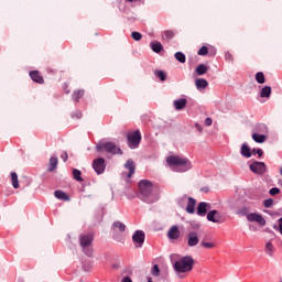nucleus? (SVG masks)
I'll return each instance as SVG.
<instances>
[{"label":"nucleus","instance_id":"obj_1","mask_svg":"<svg viewBox=\"0 0 282 282\" xmlns=\"http://www.w3.org/2000/svg\"><path fill=\"white\" fill-rule=\"evenodd\" d=\"M166 163L170 166H173L176 173H186V171H191L193 169L191 160L180 155L167 156Z\"/></svg>","mask_w":282,"mask_h":282},{"label":"nucleus","instance_id":"obj_2","mask_svg":"<svg viewBox=\"0 0 282 282\" xmlns=\"http://www.w3.org/2000/svg\"><path fill=\"white\" fill-rule=\"evenodd\" d=\"M140 198L147 204H153L158 202V195L153 194V183L149 180H142L139 182Z\"/></svg>","mask_w":282,"mask_h":282},{"label":"nucleus","instance_id":"obj_3","mask_svg":"<svg viewBox=\"0 0 282 282\" xmlns=\"http://www.w3.org/2000/svg\"><path fill=\"white\" fill-rule=\"evenodd\" d=\"M193 265H195L193 257L185 256L174 262L173 269L176 274H186V272H191L193 270Z\"/></svg>","mask_w":282,"mask_h":282},{"label":"nucleus","instance_id":"obj_4","mask_svg":"<svg viewBox=\"0 0 282 282\" xmlns=\"http://www.w3.org/2000/svg\"><path fill=\"white\" fill-rule=\"evenodd\" d=\"M91 243H94V235L86 234L79 237V246L83 252L87 254V257H91V254H94V249H91Z\"/></svg>","mask_w":282,"mask_h":282},{"label":"nucleus","instance_id":"obj_5","mask_svg":"<svg viewBox=\"0 0 282 282\" xmlns=\"http://www.w3.org/2000/svg\"><path fill=\"white\" fill-rule=\"evenodd\" d=\"M98 151H106V153H111V155H122V150L118 147H116V143L106 142L100 144L98 148Z\"/></svg>","mask_w":282,"mask_h":282},{"label":"nucleus","instance_id":"obj_6","mask_svg":"<svg viewBox=\"0 0 282 282\" xmlns=\"http://www.w3.org/2000/svg\"><path fill=\"white\" fill-rule=\"evenodd\" d=\"M140 142H142V134L140 133V130L128 134V147L130 149H138V147H140Z\"/></svg>","mask_w":282,"mask_h":282},{"label":"nucleus","instance_id":"obj_7","mask_svg":"<svg viewBox=\"0 0 282 282\" xmlns=\"http://www.w3.org/2000/svg\"><path fill=\"white\" fill-rule=\"evenodd\" d=\"M249 169L252 173H256V175H263L267 171L268 167L263 162H253L249 165Z\"/></svg>","mask_w":282,"mask_h":282},{"label":"nucleus","instance_id":"obj_8","mask_svg":"<svg viewBox=\"0 0 282 282\" xmlns=\"http://www.w3.org/2000/svg\"><path fill=\"white\" fill-rule=\"evenodd\" d=\"M93 169L97 173V175H102L105 170L107 169V164H105V159L99 158L93 161Z\"/></svg>","mask_w":282,"mask_h":282},{"label":"nucleus","instance_id":"obj_9","mask_svg":"<svg viewBox=\"0 0 282 282\" xmlns=\"http://www.w3.org/2000/svg\"><path fill=\"white\" fill-rule=\"evenodd\" d=\"M145 235L142 230H137L132 236V241L135 245V248H142L144 245Z\"/></svg>","mask_w":282,"mask_h":282},{"label":"nucleus","instance_id":"obj_10","mask_svg":"<svg viewBox=\"0 0 282 282\" xmlns=\"http://www.w3.org/2000/svg\"><path fill=\"white\" fill-rule=\"evenodd\" d=\"M124 169L129 172H123L122 177H133V174L135 173V163L133 160L129 159L124 164Z\"/></svg>","mask_w":282,"mask_h":282},{"label":"nucleus","instance_id":"obj_11","mask_svg":"<svg viewBox=\"0 0 282 282\" xmlns=\"http://www.w3.org/2000/svg\"><path fill=\"white\" fill-rule=\"evenodd\" d=\"M248 221H254L256 224H259V226H265V218H263V215L251 213L247 215Z\"/></svg>","mask_w":282,"mask_h":282},{"label":"nucleus","instance_id":"obj_12","mask_svg":"<svg viewBox=\"0 0 282 282\" xmlns=\"http://www.w3.org/2000/svg\"><path fill=\"white\" fill-rule=\"evenodd\" d=\"M199 243V237L197 236L196 231H189L187 234V246L189 248H195Z\"/></svg>","mask_w":282,"mask_h":282},{"label":"nucleus","instance_id":"obj_13","mask_svg":"<svg viewBox=\"0 0 282 282\" xmlns=\"http://www.w3.org/2000/svg\"><path fill=\"white\" fill-rule=\"evenodd\" d=\"M208 210H210V204L206 202H200L197 206L196 213L198 217H206V213H208Z\"/></svg>","mask_w":282,"mask_h":282},{"label":"nucleus","instance_id":"obj_14","mask_svg":"<svg viewBox=\"0 0 282 282\" xmlns=\"http://www.w3.org/2000/svg\"><path fill=\"white\" fill-rule=\"evenodd\" d=\"M207 219L208 221H213V224H221V215H219V212H217L216 209L210 210L207 214Z\"/></svg>","mask_w":282,"mask_h":282},{"label":"nucleus","instance_id":"obj_15","mask_svg":"<svg viewBox=\"0 0 282 282\" xmlns=\"http://www.w3.org/2000/svg\"><path fill=\"white\" fill-rule=\"evenodd\" d=\"M169 239H172L173 241L177 240L180 238V227L172 226L167 231Z\"/></svg>","mask_w":282,"mask_h":282},{"label":"nucleus","instance_id":"obj_16","mask_svg":"<svg viewBox=\"0 0 282 282\" xmlns=\"http://www.w3.org/2000/svg\"><path fill=\"white\" fill-rule=\"evenodd\" d=\"M30 76L31 79L34 83H39V85H43L45 83V79H43V76L41 75V73H39V70H31Z\"/></svg>","mask_w":282,"mask_h":282},{"label":"nucleus","instance_id":"obj_17","mask_svg":"<svg viewBox=\"0 0 282 282\" xmlns=\"http://www.w3.org/2000/svg\"><path fill=\"white\" fill-rule=\"evenodd\" d=\"M196 204H197V200H195V198L188 197L187 206H186V212H187L189 215H193V213H195V205H196Z\"/></svg>","mask_w":282,"mask_h":282},{"label":"nucleus","instance_id":"obj_18","mask_svg":"<svg viewBox=\"0 0 282 282\" xmlns=\"http://www.w3.org/2000/svg\"><path fill=\"white\" fill-rule=\"evenodd\" d=\"M187 102L188 101L185 98H181V99L174 100L173 105H174L176 111H182V109H184V107H186Z\"/></svg>","mask_w":282,"mask_h":282},{"label":"nucleus","instance_id":"obj_19","mask_svg":"<svg viewBox=\"0 0 282 282\" xmlns=\"http://www.w3.org/2000/svg\"><path fill=\"white\" fill-rule=\"evenodd\" d=\"M57 166H58V158L52 156L48 161V172L52 173L56 171Z\"/></svg>","mask_w":282,"mask_h":282},{"label":"nucleus","instance_id":"obj_20","mask_svg":"<svg viewBox=\"0 0 282 282\" xmlns=\"http://www.w3.org/2000/svg\"><path fill=\"white\" fill-rule=\"evenodd\" d=\"M54 195L57 199H61L62 202H69V195H67V193L63 192V191H55Z\"/></svg>","mask_w":282,"mask_h":282},{"label":"nucleus","instance_id":"obj_21","mask_svg":"<svg viewBox=\"0 0 282 282\" xmlns=\"http://www.w3.org/2000/svg\"><path fill=\"white\" fill-rule=\"evenodd\" d=\"M252 140L254 142H257L258 144H263V142H265V140H268V137H265V134H259V133L254 132L252 134Z\"/></svg>","mask_w":282,"mask_h":282},{"label":"nucleus","instance_id":"obj_22","mask_svg":"<svg viewBox=\"0 0 282 282\" xmlns=\"http://www.w3.org/2000/svg\"><path fill=\"white\" fill-rule=\"evenodd\" d=\"M272 96V87L264 86L260 91V98H270Z\"/></svg>","mask_w":282,"mask_h":282},{"label":"nucleus","instance_id":"obj_23","mask_svg":"<svg viewBox=\"0 0 282 282\" xmlns=\"http://www.w3.org/2000/svg\"><path fill=\"white\" fill-rule=\"evenodd\" d=\"M240 153L243 158H252V152H250V147H248V143H243L241 145Z\"/></svg>","mask_w":282,"mask_h":282},{"label":"nucleus","instance_id":"obj_24","mask_svg":"<svg viewBox=\"0 0 282 282\" xmlns=\"http://www.w3.org/2000/svg\"><path fill=\"white\" fill-rule=\"evenodd\" d=\"M195 86L197 89H206V87H208V80L198 78L195 80Z\"/></svg>","mask_w":282,"mask_h":282},{"label":"nucleus","instance_id":"obj_25","mask_svg":"<svg viewBox=\"0 0 282 282\" xmlns=\"http://www.w3.org/2000/svg\"><path fill=\"white\" fill-rule=\"evenodd\" d=\"M112 228L113 230H119V232H124L127 230V225L121 221H115Z\"/></svg>","mask_w":282,"mask_h":282},{"label":"nucleus","instance_id":"obj_26","mask_svg":"<svg viewBox=\"0 0 282 282\" xmlns=\"http://www.w3.org/2000/svg\"><path fill=\"white\" fill-rule=\"evenodd\" d=\"M208 73V66H206L205 64H199L196 67V74L197 76H204V74Z\"/></svg>","mask_w":282,"mask_h":282},{"label":"nucleus","instance_id":"obj_27","mask_svg":"<svg viewBox=\"0 0 282 282\" xmlns=\"http://www.w3.org/2000/svg\"><path fill=\"white\" fill-rule=\"evenodd\" d=\"M150 47L153 52H155V54H160L161 51L164 50L161 42L151 43Z\"/></svg>","mask_w":282,"mask_h":282},{"label":"nucleus","instance_id":"obj_28","mask_svg":"<svg viewBox=\"0 0 282 282\" xmlns=\"http://www.w3.org/2000/svg\"><path fill=\"white\" fill-rule=\"evenodd\" d=\"M83 96H85V90L83 89L75 90L73 94V100H75V102H78L80 98H83Z\"/></svg>","mask_w":282,"mask_h":282},{"label":"nucleus","instance_id":"obj_29","mask_svg":"<svg viewBox=\"0 0 282 282\" xmlns=\"http://www.w3.org/2000/svg\"><path fill=\"white\" fill-rule=\"evenodd\" d=\"M11 182L13 188H19V175L17 174V172L11 173Z\"/></svg>","mask_w":282,"mask_h":282},{"label":"nucleus","instance_id":"obj_30","mask_svg":"<svg viewBox=\"0 0 282 282\" xmlns=\"http://www.w3.org/2000/svg\"><path fill=\"white\" fill-rule=\"evenodd\" d=\"M174 58H176V61H178V63H186V55L182 52H176L174 54Z\"/></svg>","mask_w":282,"mask_h":282},{"label":"nucleus","instance_id":"obj_31","mask_svg":"<svg viewBox=\"0 0 282 282\" xmlns=\"http://www.w3.org/2000/svg\"><path fill=\"white\" fill-rule=\"evenodd\" d=\"M256 80L257 83H259V85H263V83H265V75L263 74V72H258L256 74Z\"/></svg>","mask_w":282,"mask_h":282},{"label":"nucleus","instance_id":"obj_32","mask_svg":"<svg viewBox=\"0 0 282 282\" xmlns=\"http://www.w3.org/2000/svg\"><path fill=\"white\" fill-rule=\"evenodd\" d=\"M154 76L162 82L166 80V73L164 70H154Z\"/></svg>","mask_w":282,"mask_h":282},{"label":"nucleus","instance_id":"obj_33","mask_svg":"<svg viewBox=\"0 0 282 282\" xmlns=\"http://www.w3.org/2000/svg\"><path fill=\"white\" fill-rule=\"evenodd\" d=\"M80 175H83V173L79 170H73V177L76 180V182H83V176Z\"/></svg>","mask_w":282,"mask_h":282},{"label":"nucleus","instance_id":"obj_34","mask_svg":"<svg viewBox=\"0 0 282 282\" xmlns=\"http://www.w3.org/2000/svg\"><path fill=\"white\" fill-rule=\"evenodd\" d=\"M265 252L267 254H269V257H272V254H274V246L272 245V242H267Z\"/></svg>","mask_w":282,"mask_h":282},{"label":"nucleus","instance_id":"obj_35","mask_svg":"<svg viewBox=\"0 0 282 282\" xmlns=\"http://www.w3.org/2000/svg\"><path fill=\"white\" fill-rule=\"evenodd\" d=\"M164 36L167 41H171L175 36V31L173 30H166L164 31Z\"/></svg>","mask_w":282,"mask_h":282},{"label":"nucleus","instance_id":"obj_36","mask_svg":"<svg viewBox=\"0 0 282 282\" xmlns=\"http://www.w3.org/2000/svg\"><path fill=\"white\" fill-rule=\"evenodd\" d=\"M131 37L133 39V41H142V33L133 31L131 33Z\"/></svg>","mask_w":282,"mask_h":282},{"label":"nucleus","instance_id":"obj_37","mask_svg":"<svg viewBox=\"0 0 282 282\" xmlns=\"http://www.w3.org/2000/svg\"><path fill=\"white\" fill-rule=\"evenodd\" d=\"M200 246L203 248H207V250H210V249L215 248V243L214 242L200 241Z\"/></svg>","mask_w":282,"mask_h":282},{"label":"nucleus","instance_id":"obj_38","mask_svg":"<svg viewBox=\"0 0 282 282\" xmlns=\"http://www.w3.org/2000/svg\"><path fill=\"white\" fill-rule=\"evenodd\" d=\"M272 204H274V199L269 198L263 202L264 208H272Z\"/></svg>","mask_w":282,"mask_h":282},{"label":"nucleus","instance_id":"obj_39","mask_svg":"<svg viewBox=\"0 0 282 282\" xmlns=\"http://www.w3.org/2000/svg\"><path fill=\"white\" fill-rule=\"evenodd\" d=\"M152 275L153 276H160V267L158 264H154L152 268Z\"/></svg>","mask_w":282,"mask_h":282},{"label":"nucleus","instance_id":"obj_40","mask_svg":"<svg viewBox=\"0 0 282 282\" xmlns=\"http://www.w3.org/2000/svg\"><path fill=\"white\" fill-rule=\"evenodd\" d=\"M206 54H208V48L206 46H202L198 50V56H206Z\"/></svg>","mask_w":282,"mask_h":282},{"label":"nucleus","instance_id":"obj_41","mask_svg":"<svg viewBox=\"0 0 282 282\" xmlns=\"http://www.w3.org/2000/svg\"><path fill=\"white\" fill-rule=\"evenodd\" d=\"M72 118L76 120H80V118H83V112L76 110L75 112L72 113Z\"/></svg>","mask_w":282,"mask_h":282},{"label":"nucleus","instance_id":"obj_42","mask_svg":"<svg viewBox=\"0 0 282 282\" xmlns=\"http://www.w3.org/2000/svg\"><path fill=\"white\" fill-rule=\"evenodd\" d=\"M279 193H281V189H279V187H272L269 191V195H271V196L279 195Z\"/></svg>","mask_w":282,"mask_h":282},{"label":"nucleus","instance_id":"obj_43","mask_svg":"<svg viewBox=\"0 0 282 282\" xmlns=\"http://www.w3.org/2000/svg\"><path fill=\"white\" fill-rule=\"evenodd\" d=\"M213 124V119L210 117H207L205 119V127H210Z\"/></svg>","mask_w":282,"mask_h":282},{"label":"nucleus","instance_id":"obj_44","mask_svg":"<svg viewBox=\"0 0 282 282\" xmlns=\"http://www.w3.org/2000/svg\"><path fill=\"white\" fill-rule=\"evenodd\" d=\"M63 162H67V160H69V155L67 154V152H63L61 155Z\"/></svg>","mask_w":282,"mask_h":282},{"label":"nucleus","instance_id":"obj_45","mask_svg":"<svg viewBox=\"0 0 282 282\" xmlns=\"http://www.w3.org/2000/svg\"><path fill=\"white\" fill-rule=\"evenodd\" d=\"M253 153H257L259 158H263V150L261 149H257V150L253 149Z\"/></svg>","mask_w":282,"mask_h":282},{"label":"nucleus","instance_id":"obj_46","mask_svg":"<svg viewBox=\"0 0 282 282\" xmlns=\"http://www.w3.org/2000/svg\"><path fill=\"white\" fill-rule=\"evenodd\" d=\"M195 129H196V131H199V133H202V131H203V128H202V126H199V123L195 124Z\"/></svg>","mask_w":282,"mask_h":282},{"label":"nucleus","instance_id":"obj_47","mask_svg":"<svg viewBox=\"0 0 282 282\" xmlns=\"http://www.w3.org/2000/svg\"><path fill=\"white\" fill-rule=\"evenodd\" d=\"M121 282H133L131 278L124 276Z\"/></svg>","mask_w":282,"mask_h":282},{"label":"nucleus","instance_id":"obj_48","mask_svg":"<svg viewBox=\"0 0 282 282\" xmlns=\"http://www.w3.org/2000/svg\"><path fill=\"white\" fill-rule=\"evenodd\" d=\"M226 59H227V61H235V58H234L232 55H230V54H227V55H226Z\"/></svg>","mask_w":282,"mask_h":282},{"label":"nucleus","instance_id":"obj_49","mask_svg":"<svg viewBox=\"0 0 282 282\" xmlns=\"http://www.w3.org/2000/svg\"><path fill=\"white\" fill-rule=\"evenodd\" d=\"M203 193H208V187L202 188Z\"/></svg>","mask_w":282,"mask_h":282},{"label":"nucleus","instance_id":"obj_50","mask_svg":"<svg viewBox=\"0 0 282 282\" xmlns=\"http://www.w3.org/2000/svg\"><path fill=\"white\" fill-rule=\"evenodd\" d=\"M279 282H282V278L279 279Z\"/></svg>","mask_w":282,"mask_h":282}]
</instances>
